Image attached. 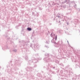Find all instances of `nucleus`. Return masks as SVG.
<instances>
[{"mask_svg": "<svg viewBox=\"0 0 80 80\" xmlns=\"http://www.w3.org/2000/svg\"><path fill=\"white\" fill-rule=\"evenodd\" d=\"M27 29L28 31H31V30H32V29H31V28H28Z\"/></svg>", "mask_w": 80, "mask_h": 80, "instance_id": "obj_1", "label": "nucleus"}]
</instances>
